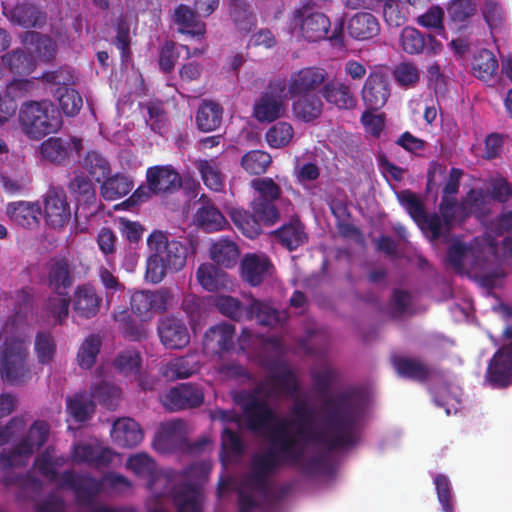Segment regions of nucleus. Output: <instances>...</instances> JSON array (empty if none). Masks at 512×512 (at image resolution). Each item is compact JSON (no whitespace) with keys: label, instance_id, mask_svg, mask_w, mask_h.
<instances>
[{"label":"nucleus","instance_id":"e2e57ef3","mask_svg":"<svg viewBox=\"0 0 512 512\" xmlns=\"http://www.w3.org/2000/svg\"><path fill=\"white\" fill-rule=\"evenodd\" d=\"M294 130L288 122H277L266 132V141L271 148L287 146L293 138Z\"/></svg>","mask_w":512,"mask_h":512},{"label":"nucleus","instance_id":"6ab92c4d","mask_svg":"<svg viewBox=\"0 0 512 512\" xmlns=\"http://www.w3.org/2000/svg\"><path fill=\"white\" fill-rule=\"evenodd\" d=\"M399 43L402 50L410 55L424 51L428 54H438L443 47L434 36L422 34L416 28L409 26L401 31Z\"/></svg>","mask_w":512,"mask_h":512},{"label":"nucleus","instance_id":"5701e85b","mask_svg":"<svg viewBox=\"0 0 512 512\" xmlns=\"http://www.w3.org/2000/svg\"><path fill=\"white\" fill-rule=\"evenodd\" d=\"M203 492L199 485L181 483L173 489V502L177 512H203ZM162 512H166L162 508Z\"/></svg>","mask_w":512,"mask_h":512},{"label":"nucleus","instance_id":"f704fd0d","mask_svg":"<svg viewBox=\"0 0 512 512\" xmlns=\"http://www.w3.org/2000/svg\"><path fill=\"white\" fill-rule=\"evenodd\" d=\"M165 243L164 253L162 256V278L166 272H178L186 264L188 248L183 243L172 240L168 241L162 232V244Z\"/></svg>","mask_w":512,"mask_h":512},{"label":"nucleus","instance_id":"de8ad7c7","mask_svg":"<svg viewBox=\"0 0 512 512\" xmlns=\"http://www.w3.org/2000/svg\"><path fill=\"white\" fill-rule=\"evenodd\" d=\"M196 277L205 290L215 292L225 285L227 274L213 264L203 263L198 267Z\"/></svg>","mask_w":512,"mask_h":512},{"label":"nucleus","instance_id":"c756f323","mask_svg":"<svg viewBox=\"0 0 512 512\" xmlns=\"http://www.w3.org/2000/svg\"><path fill=\"white\" fill-rule=\"evenodd\" d=\"M7 215L15 224L33 228L39 223L41 206L37 202L18 201L7 205Z\"/></svg>","mask_w":512,"mask_h":512},{"label":"nucleus","instance_id":"9b49d317","mask_svg":"<svg viewBox=\"0 0 512 512\" xmlns=\"http://www.w3.org/2000/svg\"><path fill=\"white\" fill-rule=\"evenodd\" d=\"M293 24L299 27L300 35L307 41L317 42L325 39L331 22L322 12L314 11L309 5H303L293 12Z\"/></svg>","mask_w":512,"mask_h":512},{"label":"nucleus","instance_id":"2f4dec72","mask_svg":"<svg viewBox=\"0 0 512 512\" xmlns=\"http://www.w3.org/2000/svg\"><path fill=\"white\" fill-rule=\"evenodd\" d=\"M172 21L178 25L179 32L202 39L206 34V24L197 19L195 11L180 4L172 15Z\"/></svg>","mask_w":512,"mask_h":512},{"label":"nucleus","instance_id":"0e129e2a","mask_svg":"<svg viewBox=\"0 0 512 512\" xmlns=\"http://www.w3.org/2000/svg\"><path fill=\"white\" fill-rule=\"evenodd\" d=\"M82 167L97 181L104 180L110 173L108 161L99 153L90 151L82 161Z\"/></svg>","mask_w":512,"mask_h":512},{"label":"nucleus","instance_id":"bf43d9fd","mask_svg":"<svg viewBox=\"0 0 512 512\" xmlns=\"http://www.w3.org/2000/svg\"><path fill=\"white\" fill-rule=\"evenodd\" d=\"M475 252L472 246L456 241L449 246L446 260L456 271L460 272L468 264V259L475 256Z\"/></svg>","mask_w":512,"mask_h":512},{"label":"nucleus","instance_id":"f257e3e1","mask_svg":"<svg viewBox=\"0 0 512 512\" xmlns=\"http://www.w3.org/2000/svg\"><path fill=\"white\" fill-rule=\"evenodd\" d=\"M365 410V397L357 388H349L322 400V427L311 426L313 409L305 400H295L293 418L276 421L268 435L270 448L254 454L245 486L263 496L269 494V477L282 464H297L310 444L335 451L353 446L356 430Z\"/></svg>","mask_w":512,"mask_h":512},{"label":"nucleus","instance_id":"c9c22d12","mask_svg":"<svg viewBox=\"0 0 512 512\" xmlns=\"http://www.w3.org/2000/svg\"><path fill=\"white\" fill-rule=\"evenodd\" d=\"M22 42L33 60L50 61L55 55V43L48 36L28 31L22 36Z\"/></svg>","mask_w":512,"mask_h":512},{"label":"nucleus","instance_id":"774afa93","mask_svg":"<svg viewBox=\"0 0 512 512\" xmlns=\"http://www.w3.org/2000/svg\"><path fill=\"white\" fill-rule=\"evenodd\" d=\"M405 6L400 0H384L383 18L390 27H400L407 20Z\"/></svg>","mask_w":512,"mask_h":512},{"label":"nucleus","instance_id":"13d9d810","mask_svg":"<svg viewBox=\"0 0 512 512\" xmlns=\"http://www.w3.org/2000/svg\"><path fill=\"white\" fill-rule=\"evenodd\" d=\"M120 395L119 388L106 381H100L93 385L91 392L93 398L110 410L117 407Z\"/></svg>","mask_w":512,"mask_h":512},{"label":"nucleus","instance_id":"7c9ffc66","mask_svg":"<svg viewBox=\"0 0 512 512\" xmlns=\"http://www.w3.org/2000/svg\"><path fill=\"white\" fill-rule=\"evenodd\" d=\"M111 437L117 445L132 448L143 440V432L137 422L131 418H121L114 422Z\"/></svg>","mask_w":512,"mask_h":512},{"label":"nucleus","instance_id":"79ce46f5","mask_svg":"<svg viewBox=\"0 0 512 512\" xmlns=\"http://www.w3.org/2000/svg\"><path fill=\"white\" fill-rule=\"evenodd\" d=\"M210 254L211 259L217 265L232 268L237 263L239 250L234 241L228 238H221L213 243Z\"/></svg>","mask_w":512,"mask_h":512},{"label":"nucleus","instance_id":"3c124183","mask_svg":"<svg viewBox=\"0 0 512 512\" xmlns=\"http://www.w3.org/2000/svg\"><path fill=\"white\" fill-rule=\"evenodd\" d=\"M196 167L207 188L212 191H221L224 186L223 175L214 159H201L196 162Z\"/></svg>","mask_w":512,"mask_h":512},{"label":"nucleus","instance_id":"58836bf2","mask_svg":"<svg viewBox=\"0 0 512 512\" xmlns=\"http://www.w3.org/2000/svg\"><path fill=\"white\" fill-rule=\"evenodd\" d=\"M3 14L12 24L31 28L39 25L43 20L42 12L31 4H21L13 8L3 4Z\"/></svg>","mask_w":512,"mask_h":512},{"label":"nucleus","instance_id":"39448f33","mask_svg":"<svg viewBox=\"0 0 512 512\" xmlns=\"http://www.w3.org/2000/svg\"><path fill=\"white\" fill-rule=\"evenodd\" d=\"M28 343L22 339L6 340L0 351V374L12 384L20 385L31 377L27 363Z\"/></svg>","mask_w":512,"mask_h":512},{"label":"nucleus","instance_id":"20e7f679","mask_svg":"<svg viewBox=\"0 0 512 512\" xmlns=\"http://www.w3.org/2000/svg\"><path fill=\"white\" fill-rule=\"evenodd\" d=\"M18 121L21 131L33 140L54 133L61 126L59 112L48 100L24 102L19 109Z\"/></svg>","mask_w":512,"mask_h":512},{"label":"nucleus","instance_id":"603ef678","mask_svg":"<svg viewBox=\"0 0 512 512\" xmlns=\"http://www.w3.org/2000/svg\"><path fill=\"white\" fill-rule=\"evenodd\" d=\"M157 301L158 296L155 293L149 291L136 292L131 297V310L142 321H147L153 316Z\"/></svg>","mask_w":512,"mask_h":512},{"label":"nucleus","instance_id":"f8f14e48","mask_svg":"<svg viewBox=\"0 0 512 512\" xmlns=\"http://www.w3.org/2000/svg\"><path fill=\"white\" fill-rule=\"evenodd\" d=\"M126 466L147 481V489L151 491V497L146 502L148 512H160V494L155 489L158 481L156 462L147 454L140 453L129 457Z\"/></svg>","mask_w":512,"mask_h":512},{"label":"nucleus","instance_id":"4468645a","mask_svg":"<svg viewBox=\"0 0 512 512\" xmlns=\"http://www.w3.org/2000/svg\"><path fill=\"white\" fill-rule=\"evenodd\" d=\"M481 203V196L476 195L473 190H471L467 197L460 203L457 201L456 197L442 196L439 204V213L444 226L450 229L457 218L463 220L470 214L475 213Z\"/></svg>","mask_w":512,"mask_h":512},{"label":"nucleus","instance_id":"dca6fc26","mask_svg":"<svg viewBox=\"0 0 512 512\" xmlns=\"http://www.w3.org/2000/svg\"><path fill=\"white\" fill-rule=\"evenodd\" d=\"M44 212L46 223L54 229L63 228L70 221V206L62 188L48 190L44 197Z\"/></svg>","mask_w":512,"mask_h":512},{"label":"nucleus","instance_id":"72a5a7b5","mask_svg":"<svg viewBox=\"0 0 512 512\" xmlns=\"http://www.w3.org/2000/svg\"><path fill=\"white\" fill-rule=\"evenodd\" d=\"M223 108L213 100H203L195 115L197 129L208 133L218 129L222 123Z\"/></svg>","mask_w":512,"mask_h":512},{"label":"nucleus","instance_id":"4d7b16f0","mask_svg":"<svg viewBox=\"0 0 512 512\" xmlns=\"http://www.w3.org/2000/svg\"><path fill=\"white\" fill-rule=\"evenodd\" d=\"M51 92L58 99L62 111L67 116L76 115L82 108L83 100L76 90L69 87H58L51 89Z\"/></svg>","mask_w":512,"mask_h":512},{"label":"nucleus","instance_id":"a211bd4d","mask_svg":"<svg viewBox=\"0 0 512 512\" xmlns=\"http://www.w3.org/2000/svg\"><path fill=\"white\" fill-rule=\"evenodd\" d=\"M102 300L101 293L90 283L78 285L70 299L73 311L83 319L95 317L100 310Z\"/></svg>","mask_w":512,"mask_h":512},{"label":"nucleus","instance_id":"4be33fe9","mask_svg":"<svg viewBox=\"0 0 512 512\" xmlns=\"http://www.w3.org/2000/svg\"><path fill=\"white\" fill-rule=\"evenodd\" d=\"M186 423L181 419L167 421L162 423V452L166 449V443L169 439L174 440L178 448L185 453H199L206 445V440L190 443L184 436Z\"/></svg>","mask_w":512,"mask_h":512},{"label":"nucleus","instance_id":"c85d7f7f","mask_svg":"<svg viewBox=\"0 0 512 512\" xmlns=\"http://www.w3.org/2000/svg\"><path fill=\"white\" fill-rule=\"evenodd\" d=\"M273 270L274 266L266 256L251 254L242 261L243 277L252 286L260 285Z\"/></svg>","mask_w":512,"mask_h":512},{"label":"nucleus","instance_id":"1a4fd4ad","mask_svg":"<svg viewBox=\"0 0 512 512\" xmlns=\"http://www.w3.org/2000/svg\"><path fill=\"white\" fill-rule=\"evenodd\" d=\"M238 403L242 408L248 430L256 434H263L268 438L271 428L279 420L275 411L266 401L260 400L252 393L241 395Z\"/></svg>","mask_w":512,"mask_h":512},{"label":"nucleus","instance_id":"09e8293b","mask_svg":"<svg viewBox=\"0 0 512 512\" xmlns=\"http://www.w3.org/2000/svg\"><path fill=\"white\" fill-rule=\"evenodd\" d=\"M198 226L206 232L220 231L227 224L226 218L214 205H203L196 213Z\"/></svg>","mask_w":512,"mask_h":512},{"label":"nucleus","instance_id":"0eeeda50","mask_svg":"<svg viewBox=\"0 0 512 512\" xmlns=\"http://www.w3.org/2000/svg\"><path fill=\"white\" fill-rule=\"evenodd\" d=\"M283 79L271 80L253 105V116L260 123H271L286 112L287 91Z\"/></svg>","mask_w":512,"mask_h":512},{"label":"nucleus","instance_id":"f03ea898","mask_svg":"<svg viewBox=\"0 0 512 512\" xmlns=\"http://www.w3.org/2000/svg\"><path fill=\"white\" fill-rule=\"evenodd\" d=\"M65 462L64 457L55 455L54 449L47 448L35 459V467L39 473L59 488L72 490L78 503L86 509V512H135L133 509L114 508L95 502V498L104 487L115 493L127 491L131 483L125 476L109 472L99 481L89 475L75 474L71 471L58 474L57 469Z\"/></svg>","mask_w":512,"mask_h":512},{"label":"nucleus","instance_id":"f3484780","mask_svg":"<svg viewBox=\"0 0 512 512\" xmlns=\"http://www.w3.org/2000/svg\"><path fill=\"white\" fill-rule=\"evenodd\" d=\"M361 94L367 109H381L387 103L391 94L388 77L379 71L370 72L364 82Z\"/></svg>","mask_w":512,"mask_h":512},{"label":"nucleus","instance_id":"c03bdc74","mask_svg":"<svg viewBox=\"0 0 512 512\" xmlns=\"http://www.w3.org/2000/svg\"><path fill=\"white\" fill-rule=\"evenodd\" d=\"M148 256L146 261L145 279L157 284L160 282V231L154 230L147 239Z\"/></svg>","mask_w":512,"mask_h":512},{"label":"nucleus","instance_id":"aec40b11","mask_svg":"<svg viewBox=\"0 0 512 512\" xmlns=\"http://www.w3.org/2000/svg\"><path fill=\"white\" fill-rule=\"evenodd\" d=\"M393 366L400 377L421 383L432 377L443 378L445 375L443 370L431 368L416 358L395 357L393 358Z\"/></svg>","mask_w":512,"mask_h":512},{"label":"nucleus","instance_id":"864d4df0","mask_svg":"<svg viewBox=\"0 0 512 512\" xmlns=\"http://www.w3.org/2000/svg\"><path fill=\"white\" fill-rule=\"evenodd\" d=\"M271 162V155L262 150L248 151L241 158L242 168L250 175L264 174Z\"/></svg>","mask_w":512,"mask_h":512},{"label":"nucleus","instance_id":"b1692460","mask_svg":"<svg viewBox=\"0 0 512 512\" xmlns=\"http://www.w3.org/2000/svg\"><path fill=\"white\" fill-rule=\"evenodd\" d=\"M235 326L221 323L210 327L204 335V346L217 354L228 352L234 347Z\"/></svg>","mask_w":512,"mask_h":512},{"label":"nucleus","instance_id":"338daca9","mask_svg":"<svg viewBox=\"0 0 512 512\" xmlns=\"http://www.w3.org/2000/svg\"><path fill=\"white\" fill-rule=\"evenodd\" d=\"M66 295H55L48 298L44 304V312L54 323L62 324L69 314V299Z\"/></svg>","mask_w":512,"mask_h":512},{"label":"nucleus","instance_id":"5fc2aeb1","mask_svg":"<svg viewBox=\"0 0 512 512\" xmlns=\"http://www.w3.org/2000/svg\"><path fill=\"white\" fill-rule=\"evenodd\" d=\"M160 190V166H154L147 170V185H141L127 200L132 205H138L146 201L152 194Z\"/></svg>","mask_w":512,"mask_h":512},{"label":"nucleus","instance_id":"37998d69","mask_svg":"<svg viewBox=\"0 0 512 512\" xmlns=\"http://www.w3.org/2000/svg\"><path fill=\"white\" fill-rule=\"evenodd\" d=\"M228 9L238 30L248 33L256 25V16L246 0H229Z\"/></svg>","mask_w":512,"mask_h":512},{"label":"nucleus","instance_id":"a18cd8bd","mask_svg":"<svg viewBox=\"0 0 512 512\" xmlns=\"http://www.w3.org/2000/svg\"><path fill=\"white\" fill-rule=\"evenodd\" d=\"M198 371L197 360L194 355H185L177 357L165 366L162 371V376L165 378L174 379H185Z\"/></svg>","mask_w":512,"mask_h":512},{"label":"nucleus","instance_id":"4c0bfd02","mask_svg":"<svg viewBox=\"0 0 512 512\" xmlns=\"http://www.w3.org/2000/svg\"><path fill=\"white\" fill-rule=\"evenodd\" d=\"M278 242L289 251L296 250L307 241L304 225L296 218L273 232Z\"/></svg>","mask_w":512,"mask_h":512},{"label":"nucleus","instance_id":"423d86ee","mask_svg":"<svg viewBox=\"0 0 512 512\" xmlns=\"http://www.w3.org/2000/svg\"><path fill=\"white\" fill-rule=\"evenodd\" d=\"M49 430V424L45 421H35L27 435L12 450L0 454V468L5 470L28 464L35 451L47 442Z\"/></svg>","mask_w":512,"mask_h":512},{"label":"nucleus","instance_id":"680f3d73","mask_svg":"<svg viewBox=\"0 0 512 512\" xmlns=\"http://www.w3.org/2000/svg\"><path fill=\"white\" fill-rule=\"evenodd\" d=\"M3 65L15 74H28L33 69V59L16 49L2 56Z\"/></svg>","mask_w":512,"mask_h":512},{"label":"nucleus","instance_id":"7ed1b4c3","mask_svg":"<svg viewBox=\"0 0 512 512\" xmlns=\"http://www.w3.org/2000/svg\"><path fill=\"white\" fill-rule=\"evenodd\" d=\"M251 187L256 192L251 202L252 211L235 208L230 216L243 235L255 239L261 234L262 225L269 227L279 222V204L285 201L289 203V200L282 198L281 187L270 177L253 179Z\"/></svg>","mask_w":512,"mask_h":512},{"label":"nucleus","instance_id":"ddd939ff","mask_svg":"<svg viewBox=\"0 0 512 512\" xmlns=\"http://www.w3.org/2000/svg\"><path fill=\"white\" fill-rule=\"evenodd\" d=\"M328 79V73L321 67H305L293 72L286 83V91L291 99L297 94L316 93Z\"/></svg>","mask_w":512,"mask_h":512},{"label":"nucleus","instance_id":"49530a36","mask_svg":"<svg viewBox=\"0 0 512 512\" xmlns=\"http://www.w3.org/2000/svg\"><path fill=\"white\" fill-rule=\"evenodd\" d=\"M132 188L133 182L127 176L116 174L103 180L100 194L105 200L113 201L127 195Z\"/></svg>","mask_w":512,"mask_h":512},{"label":"nucleus","instance_id":"473e14b6","mask_svg":"<svg viewBox=\"0 0 512 512\" xmlns=\"http://www.w3.org/2000/svg\"><path fill=\"white\" fill-rule=\"evenodd\" d=\"M348 34L356 40H367L380 32L378 19L369 12H358L348 21Z\"/></svg>","mask_w":512,"mask_h":512},{"label":"nucleus","instance_id":"6e6552de","mask_svg":"<svg viewBox=\"0 0 512 512\" xmlns=\"http://www.w3.org/2000/svg\"><path fill=\"white\" fill-rule=\"evenodd\" d=\"M502 336L510 342L493 354L484 375L485 383L492 389H506L512 384V327L507 326Z\"/></svg>","mask_w":512,"mask_h":512},{"label":"nucleus","instance_id":"2eb2a0df","mask_svg":"<svg viewBox=\"0 0 512 512\" xmlns=\"http://www.w3.org/2000/svg\"><path fill=\"white\" fill-rule=\"evenodd\" d=\"M203 388L196 383H180L172 387L165 396V407L172 411L198 408L204 403Z\"/></svg>","mask_w":512,"mask_h":512},{"label":"nucleus","instance_id":"8fccbe9b","mask_svg":"<svg viewBox=\"0 0 512 512\" xmlns=\"http://www.w3.org/2000/svg\"><path fill=\"white\" fill-rule=\"evenodd\" d=\"M95 404L86 392L77 393L67 399V411L77 422H85L91 418Z\"/></svg>","mask_w":512,"mask_h":512},{"label":"nucleus","instance_id":"052dcab7","mask_svg":"<svg viewBox=\"0 0 512 512\" xmlns=\"http://www.w3.org/2000/svg\"><path fill=\"white\" fill-rule=\"evenodd\" d=\"M101 338L98 335H89L82 343L77 354V360L81 368L90 369L100 351Z\"/></svg>","mask_w":512,"mask_h":512},{"label":"nucleus","instance_id":"e433bc0d","mask_svg":"<svg viewBox=\"0 0 512 512\" xmlns=\"http://www.w3.org/2000/svg\"><path fill=\"white\" fill-rule=\"evenodd\" d=\"M292 100V112L302 121H312L322 113L323 103L317 93L297 94Z\"/></svg>","mask_w":512,"mask_h":512},{"label":"nucleus","instance_id":"6e6d98bb","mask_svg":"<svg viewBox=\"0 0 512 512\" xmlns=\"http://www.w3.org/2000/svg\"><path fill=\"white\" fill-rule=\"evenodd\" d=\"M498 61L494 54L482 49L475 57L472 63L474 75L482 80L491 79L498 69Z\"/></svg>","mask_w":512,"mask_h":512},{"label":"nucleus","instance_id":"ea45409f","mask_svg":"<svg viewBox=\"0 0 512 512\" xmlns=\"http://www.w3.org/2000/svg\"><path fill=\"white\" fill-rule=\"evenodd\" d=\"M249 319H255L259 325L275 327L284 321V315L269 304L253 299L246 310Z\"/></svg>","mask_w":512,"mask_h":512},{"label":"nucleus","instance_id":"a878e982","mask_svg":"<svg viewBox=\"0 0 512 512\" xmlns=\"http://www.w3.org/2000/svg\"><path fill=\"white\" fill-rule=\"evenodd\" d=\"M321 95L326 102L339 109H353L357 105V100L349 85L339 80H326L321 89Z\"/></svg>","mask_w":512,"mask_h":512},{"label":"nucleus","instance_id":"69168bd1","mask_svg":"<svg viewBox=\"0 0 512 512\" xmlns=\"http://www.w3.org/2000/svg\"><path fill=\"white\" fill-rule=\"evenodd\" d=\"M393 77L400 87L414 88L420 80V70L413 62H401L395 67Z\"/></svg>","mask_w":512,"mask_h":512},{"label":"nucleus","instance_id":"cd10ccee","mask_svg":"<svg viewBox=\"0 0 512 512\" xmlns=\"http://www.w3.org/2000/svg\"><path fill=\"white\" fill-rule=\"evenodd\" d=\"M190 342L185 323L176 317L162 320V345L170 349H183Z\"/></svg>","mask_w":512,"mask_h":512},{"label":"nucleus","instance_id":"393cba45","mask_svg":"<svg viewBox=\"0 0 512 512\" xmlns=\"http://www.w3.org/2000/svg\"><path fill=\"white\" fill-rule=\"evenodd\" d=\"M114 453L111 449L98 444L82 442L73 446V461L89 465L104 466L112 462Z\"/></svg>","mask_w":512,"mask_h":512},{"label":"nucleus","instance_id":"bb28decb","mask_svg":"<svg viewBox=\"0 0 512 512\" xmlns=\"http://www.w3.org/2000/svg\"><path fill=\"white\" fill-rule=\"evenodd\" d=\"M48 286L58 295H66L74 282V276L66 259H54L50 262L47 276Z\"/></svg>","mask_w":512,"mask_h":512},{"label":"nucleus","instance_id":"412c9836","mask_svg":"<svg viewBox=\"0 0 512 512\" xmlns=\"http://www.w3.org/2000/svg\"><path fill=\"white\" fill-rule=\"evenodd\" d=\"M82 148L81 139H62L51 137L40 145V153L47 161L61 164L69 158L72 151L79 154Z\"/></svg>","mask_w":512,"mask_h":512},{"label":"nucleus","instance_id":"9d476101","mask_svg":"<svg viewBox=\"0 0 512 512\" xmlns=\"http://www.w3.org/2000/svg\"><path fill=\"white\" fill-rule=\"evenodd\" d=\"M264 366L270 371L262 384L267 387L268 397L278 398L283 394L294 396L299 391L297 376L286 363L273 360L265 362Z\"/></svg>","mask_w":512,"mask_h":512},{"label":"nucleus","instance_id":"a19ab883","mask_svg":"<svg viewBox=\"0 0 512 512\" xmlns=\"http://www.w3.org/2000/svg\"><path fill=\"white\" fill-rule=\"evenodd\" d=\"M68 190L79 205H92L96 202L94 186L82 172L75 173L70 179Z\"/></svg>","mask_w":512,"mask_h":512}]
</instances>
